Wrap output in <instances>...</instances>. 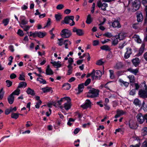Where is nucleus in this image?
<instances>
[{
  "instance_id": "60",
  "label": "nucleus",
  "mask_w": 147,
  "mask_h": 147,
  "mask_svg": "<svg viewBox=\"0 0 147 147\" xmlns=\"http://www.w3.org/2000/svg\"><path fill=\"white\" fill-rule=\"evenodd\" d=\"M28 3H26V5H24L21 7L22 9L24 10L27 9L28 8Z\"/></svg>"
},
{
  "instance_id": "52",
  "label": "nucleus",
  "mask_w": 147,
  "mask_h": 147,
  "mask_svg": "<svg viewBox=\"0 0 147 147\" xmlns=\"http://www.w3.org/2000/svg\"><path fill=\"white\" fill-rule=\"evenodd\" d=\"M74 122V119L72 118H70L69 119L67 123V124L68 125L70 126L72 124V123L71 122Z\"/></svg>"
},
{
  "instance_id": "57",
  "label": "nucleus",
  "mask_w": 147,
  "mask_h": 147,
  "mask_svg": "<svg viewBox=\"0 0 147 147\" xmlns=\"http://www.w3.org/2000/svg\"><path fill=\"white\" fill-rule=\"evenodd\" d=\"M55 17L57 21H59L61 19V16L59 14H56Z\"/></svg>"
},
{
  "instance_id": "26",
  "label": "nucleus",
  "mask_w": 147,
  "mask_h": 147,
  "mask_svg": "<svg viewBox=\"0 0 147 147\" xmlns=\"http://www.w3.org/2000/svg\"><path fill=\"white\" fill-rule=\"evenodd\" d=\"M14 97L11 94L8 98L9 103L10 104H12L14 100Z\"/></svg>"
},
{
  "instance_id": "13",
  "label": "nucleus",
  "mask_w": 147,
  "mask_h": 147,
  "mask_svg": "<svg viewBox=\"0 0 147 147\" xmlns=\"http://www.w3.org/2000/svg\"><path fill=\"white\" fill-rule=\"evenodd\" d=\"M126 112L125 111L118 109L117 111L116 115H115V117L116 118H117L120 116L123 115Z\"/></svg>"
},
{
  "instance_id": "30",
  "label": "nucleus",
  "mask_w": 147,
  "mask_h": 147,
  "mask_svg": "<svg viewBox=\"0 0 147 147\" xmlns=\"http://www.w3.org/2000/svg\"><path fill=\"white\" fill-rule=\"evenodd\" d=\"M84 87V85L83 84H81L79 85L78 87V92L77 93V94H78L82 92L83 90Z\"/></svg>"
},
{
  "instance_id": "53",
  "label": "nucleus",
  "mask_w": 147,
  "mask_h": 147,
  "mask_svg": "<svg viewBox=\"0 0 147 147\" xmlns=\"http://www.w3.org/2000/svg\"><path fill=\"white\" fill-rule=\"evenodd\" d=\"M104 35L108 38H111L113 36L111 33L109 32L105 33Z\"/></svg>"
},
{
  "instance_id": "10",
  "label": "nucleus",
  "mask_w": 147,
  "mask_h": 147,
  "mask_svg": "<svg viewBox=\"0 0 147 147\" xmlns=\"http://www.w3.org/2000/svg\"><path fill=\"white\" fill-rule=\"evenodd\" d=\"M20 19L21 21V22H20L19 24L20 26L21 25L26 24L28 23V21L26 20V18L24 16H20Z\"/></svg>"
},
{
  "instance_id": "42",
  "label": "nucleus",
  "mask_w": 147,
  "mask_h": 147,
  "mask_svg": "<svg viewBox=\"0 0 147 147\" xmlns=\"http://www.w3.org/2000/svg\"><path fill=\"white\" fill-rule=\"evenodd\" d=\"M142 136H144L147 134V127H144L142 130Z\"/></svg>"
},
{
  "instance_id": "43",
  "label": "nucleus",
  "mask_w": 147,
  "mask_h": 147,
  "mask_svg": "<svg viewBox=\"0 0 147 147\" xmlns=\"http://www.w3.org/2000/svg\"><path fill=\"white\" fill-rule=\"evenodd\" d=\"M118 42V39L115 37H113L112 38V44L113 45H116Z\"/></svg>"
},
{
  "instance_id": "31",
  "label": "nucleus",
  "mask_w": 147,
  "mask_h": 147,
  "mask_svg": "<svg viewBox=\"0 0 147 147\" xmlns=\"http://www.w3.org/2000/svg\"><path fill=\"white\" fill-rule=\"evenodd\" d=\"M62 87L65 90H68L71 88V85L70 84L67 83L64 84Z\"/></svg>"
},
{
  "instance_id": "36",
  "label": "nucleus",
  "mask_w": 147,
  "mask_h": 147,
  "mask_svg": "<svg viewBox=\"0 0 147 147\" xmlns=\"http://www.w3.org/2000/svg\"><path fill=\"white\" fill-rule=\"evenodd\" d=\"M27 83L25 82H20L18 85V88H21L23 87H25L27 86Z\"/></svg>"
},
{
  "instance_id": "61",
  "label": "nucleus",
  "mask_w": 147,
  "mask_h": 147,
  "mask_svg": "<svg viewBox=\"0 0 147 147\" xmlns=\"http://www.w3.org/2000/svg\"><path fill=\"white\" fill-rule=\"evenodd\" d=\"M51 24V19L50 18L48 19L47 22V25L45 26L44 27V28H45V27L49 26Z\"/></svg>"
},
{
  "instance_id": "47",
  "label": "nucleus",
  "mask_w": 147,
  "mask_h": 147,
  "mask_svg": "<svg viewBox=\"0 0 147 147\" xmlns=\"http://www.w3.org/2000/svg\"><path fill=\"white\" fill-rule=\"evenodd\" d=\"M63 40V39L62 38L58 39V41L57 43L59 46H61L63 44H64Z\"/></svg>"
},
{
  "instance_id": "48",
  "label": "nucleus",
  "mask_w": 147,
  "mask_h": 147,
  "mask_svg": "<svg viewBox=\"0 0 147 147\" xmlns=\"http://www.w3.org/2000/svg\"><path fill=\"white\" fill-rule=\"evenodd\" d=\"M110 74V78L111 79H113L115 78L114 75V71L112 70H109Z\"/></svg>"
},
{
  "instance_id": "49",
  "label": "nucleus",
  "mask_w": 147,
  "mask_h": 147,
  "mask_svg": "<svg viewBox=\"0 0 147 147\" xmlns=\"http://www.w3.org/2000/svg\"><path fill=\"white\" fill-rule=\"evenodd\" d=\"M64 5L62 4H60L57 5L56 8L58 10H61L63 9L64 7Z\"/></svg>"
},
{
  "instance_id": "39",
  "label": "nucleus",
  "mask_w": 147,
  "mask_h": 147,
  "mask_svg": "<svg viewBox=\"0 0 147 147\" xmlns=\"http://www.w3.org/2000/svg\"><path fill=\"white\" fill-rule=\"evenodd\" d=\"M100 48L102 50H105L106 51H109L110 50V48L107 45H105L102 46L100 47Z\"/></svg>"
},
{
  "instance_id": "50",
  "label": "nucleus",
  "mask_w": 147,
  "mask_h": 147,
  "mask_svg": "<svg viewBox=\"0 0 147 147\" xmlns=\"http://www.w3.org/2000/svg\"><path fill=\"white\" fill-rule=\"evenodd\" d=\"M4 94V92L3 90V89H1L0 90V99H1L3 98Z\"/></svg>"
},
{
  "instance_id": "1",
  "label": "nucleus",
  "mask_w": 147,
  "mask_h": 147,
  "mask_svg": "<svg viewBox=\"0 0 147 147\" xmlns=\"http://www.w3.org/2000/svg\"><path fill=\"white\" fill-rule=\"evenodd\" d=\"M115 0H102V2L100 1H98L97 3V5L98 7L101 8V9L105 11L106 10L107 7H108V5L106 2H110Z\"/></svg>"
},
{
  "instance_id": "58",
  "label": "nucleus",
  "mask_w": 147,
  "mask_h": 147,
  "mask_svg": "<svg viewBox=\"0 0 147 147\" xmlns=\"http://www.w3.org/2000/svg\"><path fill=\"white\" fill-rule=\"evenodd\" d=\"M125 45V43H121L119 44L118 48L120 49H122Z\"/></svg>"
},
{
  "instance_id": "29",
  "label": "nucleus",
  "mask_w": 147,
  "mask_h": 147,
  "mask_svg": "<svg viewBox=\"0 0 147 147\" xmlns=\"http://www.w3.org/2000/svg\"><path fill=\"white\" fill-rule=\"evenodd\" d=\"M47 34L45 32H37V36L39 38H42L44 37Z\"/></svg>"
},
{
  "instance_id": "33",
  "label": "nucleus",
  "mask_w": 147,
  "mask_h": 147,
  "mask_svg": "<svg viewBox=\"0 0 147 147\" xmlns=\"http://www.w3.org/2000/svg\"><path fill=\"white\" fill-rule=\"evenodd\" d=\"M71 44L70 41L67 40H65L64 42V45H65V47L66 49H68L69 46Z\"/></svg>"
},
{
  "instance_id": "32",
  "label": "nucleus",
  "mask_w": 147,
  "mask_h": 147,
  "mask_svg": "<svg viewBox=\"0 0 147 147\" xmlns=\"http://www.w3.org/2000/svg\"><path fill=\"white\" fill-rule=\"evenodd\" d=\"M26 92L28 94H31L32 96L34 95L35 94L34 91L33 90L29 88L27 89Z\"/></svg>"
},
{
  "instance_id": "9",
  "label": "nucleus",
  "mask_w": 147,
  "mask_h": 147,
  "mask_svg": "<svg viewBox=\"0 0 147 147\" xmlns=\"http://www.w3.org/2000/svg\"><path fill=\"white\" fill-rule=\"evenodd\" d=\"M136 117L137 121L140 124L143 123L145 120L144 116H143L141 113L138 114L136 116Z\"/></svg>"
},
{
  "instance_id": "14",
  "label": "nucleus",
  "mask_w": 147,
  "mask_h": 147,
  "mask_svg": "<svg viewBox=\"0 0 147 147\" xmlns=\"http://www.w3.org/2000/svg\"><path fill=\"white\" fill-rule=\"evenodd\" d=\"M65 101H71V99H70L69 97H64L63 98H61L59 100H58L57 101V103L59 105H61V102H62Z\"/></svg>"
},
{
  "instance_id": "24",
  "label": "nucleus",
  "mask_w": 147,
  "mask_h": 147,
  "mask_svg": "<svg viewBox=\"0 0 147 147\" xmlns=\"http://www.w3.org/2000/svg\"><path fill=\"white\" fill-rule=\"evenodd\" d=\"M137 20L138 22H141L143 19V17L142 14L141 13H139L137 14Z\"/></svg>"
},
{
  "instance_id": "15",
  "label": "nucleus",
  "mask_w": 147,
  "mask_h": 147,
  "mask_svg": "<svg viewBox=\"0 0 147 147\" xmlns=\"http://www.w3.org/2000/svg\"><path fill=\"white\" fill-rule=\"evenodd\" d=\"M74 32H76L77 35L79 36H81L84 34L83 30L82 29H76L74 28Z\"/></svg>"
},
{
  "instance_id": "6",
  "label": "nucleus",
  "mask_w": 147,
  "mask_h": 147,
  "mask_svg": "<svg viewBox=\"0 0 147 147\" xmlns=\"http://www.w3.org/2000/svg\"><path fill=\"white\" fill-rule=\"evenodd\" d=\"M140 6V2L138 0H135L133 3L132 6V9L133 12L138 10Z\"/></svg>"
},
{
  "instance_id": "64",
  "label": "nucleus",
  "mask_w": 147,
  "mask_h": 147,
  "mask_svg": "<svg viewBox=\"0 0 147 147\" xmlns=\"http://www.w3.org/2000/svg\"><path fill=\"white\" fill-rule=\"evenodd\" d=\"M99 44V41L97 40H94L93 42V45L94 46H96Z\"/></svg>"
},
{
  "instance_id": "18",
  "label": "nucleus",
  "mask_w": 147,
  "mask_h": 147,
  "mask_svg": "<svg viewBox=\"0 0 147 147\" xmlns=\"http://www.w3.org/2000/svg\"><path fill=\"white\" fill-rule=\"evenodd\" d=\"M68 60V68L72 69L73 67L72 65L73 62V59L71 57H69Z\"/></svg>"
},
{
  "instance_id": "12",
  "label": "nucleus",
  "mask_w": 147,
  "mask_h": 147,
  "mask_svg": "<svg viewBox=\"0 0 147 147\" xmlns=\"http://www.w3.org/2000/svg\"><path fill=\"white\" fill-rule=\"evenodd\" d=\"M132 53V49L130 48H127V51L125 53L124 55V58L125 59H128L130 56L131 54Z\"/></svg>"
},
{
  "instance_id": "34",
  "label": "nucleus",
  "mask_w": 147,
  "mask_h": 147,
  "mask_svg": "<svg viewBox=\"0 0 147 147\" xmlns=\"http://www.w3.org/2000/svg\"><path fill=\"white\" fill-rule=\"evenodd\" d=\"M134 103L136 106L140 107L141 105V101L138 99H135L134 101Z\"/></svg>"
},
{
  "instance_id": "2",
  "label": "nucleus",
  "mask_w": 147,
  "mask_h": 147,
  "mask_svg": "<svg viewBox=\"0 0 147 147\" xmlns=\"http://www.w3.org/2000/svg\"><path fill=\"white\" fill-rule=\"evenodd\" d=\"M143 84H144V89L140 90L138 94L140 97L144 98H147V86L145 81H144Z\"/></svg>"
},
{
  "instance_id": "51",
  "label": "nucleus",
  "mask_w": 147,
  "mask_h": 147,
  "mask_svg": "<svg viewBox=\"0 0 147 147\" xmlns=\"http://www.w3.org/2000/svg\"><path fill=\"white\" fill-rule=\"evenodd\" d=\"M37 32H35L33 33L31 32H30L29 36H32L34 37H37Z\"/></svg>"
},
{
  "instance_id": "25",
  "label": "nucleus",
  "mask_w": 147,
  "mask_h": 147,
  "mask_svg": "<svg viewBox=\"0 0 147 147\" xmlns=\"http://www.w3.org/2000/svg\"><path fill=\"white\" fill-rule=\"evenodd\" d=\"M70 101H67V102L64 104V107L66 110H67L70 109L71 107Z\"/></svg>"
},
{
  "instance_id": "11",
  "label": "nucleus",
  "mask_w": 147,
  "mask_h": 147,
  "mask_svg": "<svg viewBox=\"0 0 147 147\" xmlns=\"http://www.w3.org/2000/svg\"><path fill=\"white\" fill-rule=\"evenodd\" d=\"M91 102L89 100L87 99L84 104L81 105V107L84 109H86L89 107H90Z\"/></svg>"
},
{
  "instance_id": "62",
  "label": "nucleus",
  "mask_w": 147,
  "mask_h": 147,
  "mask_svg": "<svg viewBox=\"0 0 147 147\" xmlns=\"http://www.w3.org/2000/svg\"><path fill=\"white\" fill-rule=\"evenodd\" d=\"M71 11L70 9H66L64 11V13L66 14H68L70 13Z\"/></svg>"
},
{
  "instance_id": "23",
  "label": "nucleus",
  "mask_w": 147,
  "mask_h": 147,
  "mask_svg": "<svg viewBox=\"0 0 147 147\" xmlns=\"http://www.w3.org/2000/svg\"><path fill=\"white\" fill-rule=\"evenodd\" d=\"M46 74L47 75H51L53 74V71L50 67L49 65H48L46 69Z\"/></svg>"
},
{
  "instance_id": "17",
  "label": "nucleus",
  "mask_w": 147,
  "mask_h": 147,
  "mask_svg": "<svg viewBox=\"0 0 147 147\" xmlns=\"http://www.w3.org/2000/svg\"><path fill=\"white\" fill-rule=\"evenodd\" d=\"M145 47V45L144 44H142L141 47L140 48L139 51L138 53L137 54V56H139L142 54L143 53Z\"/></svg>"
},
{
  "instance_id": "3",
  "label": "nucleus",
  "mask_w": 147,
  "mask_h": 147,
  "mask_svg": "<svg viewBox=\"0 0 147 147\" xmlns=\"http://www.w3.org/2000/svg\"><path fill=\"white\" fill-rule=\"evenodd\" d=\"M99 90L94 88L90 89L87 94V97L88 98H94L97 97L98 95Z\"/></svg>"
},
{
  "instance_id": "7",
  "label": "nucleus",
  "mask_w": 147,
  "mask_h": 147,
  "mask_svg": "<svg viewBox=\"0 0 147 147\" xmlns=\"http://www.w3.org/2000/svg\"><path fill=\"white\" fill-rule=\"evenodd\" d=\"M101 76V72L99 70H96V71H94L93 74L92 76V78L93 80L99 79Z\"/></svg>"
},
{
  "instance_id": "38",
  "label": "nucleus",
  "mask_w": 147,
  "mask_h": 147,
  "mask_svg": "<svg viewBox=\"0 0 147 147\" xmlns=\"http://www.w3.org/2000/svg\"><path fill=\"white\" fill-rule=\"evenodd\" d=\"M54 66H56L57 67H61V65L59 61H54L53 62H51Z\"/></svg>"
},
{
  "instance_id": "54",
  "label": "nucleus",
  "mask_w": 147,
  "mask_h": 147,
  "mask_svg": "<svg viewBox=\"0 0 147 147\" xmlns=\"http://www.w3.org/2000/svg\"><path fill=\"white\" fill-rule=\"evenodd\" d=\"M17 33L18 35L21 36L24 35L23 31L20 29L18 30Z\"/></svg>"
},
{
  "instance_id": "41",
  "label": "nucleus",
  "mask_w": 147,
  "mask_h": 147,
  "mask_svg": "<svg viewBox=\"0 0 147 147\" xmlns=\"http://www.w3.org/2000/svg\"><path fill=\"white\" fill-rule=\"evenodd\" d=\"M25 74L24 73H23L22 74H20L18 79L20 80L25 81Z\"/></svg>"
},
{
  "instance_id": "37",
  "label": "nucleus",
  "mask_w": 147,
  "mask_h": 147,
  "mask_svg": "<svg viewBox=\"0 0 147 147\" xmlns=\"http://www.w3.org/2000/svg\"><path fill=\"white\" fill-rule=\"evenodd\" d=\"M41 90L44 93H45L49 92L51 90V88L48 87H46L42 88Z\"/></svg>"
},
{
  "instance_id": "56",
  "label": "nucleus",
  "mask_w": 147,
  "mask_h": 147,
  "mask_svg": "<svg viewBox=\"0 0 147 147\" xmlns=\"http://www.w3.org/2000/svg\"><path fill=\"white\" fill-rule=\"evenodd\" d=\"M6 83L7 84V87H9L11 86L12 84V82L9 80H7L6 81Z\"/></svg>"
},
{
  "instance_id": "19",
  "label": "nucleus",
  "mask_w": 147,
  "mask_h": 147,
  "mask_svg": "<svg viewBox=\"0 0 147 147\" xmlns=\"http://www.w3.org/2000/svg\"><path fill=\"white\" fill-rule=\"evenodd\" d=\"M135 41L137 42L140 43L142 42V40L140 39L139 36L137 35H134L132 37Z\"/></svg>"
},
{
  "instance_id": "21",
  "label": "nucleus",
  "mask_w": 147,
  "mask_h": 147,
  "mask_svg": "<svg viewBox=\"0 0 147 147\" xmlns=\"http://www.w3.org/2000/svg\"><path fill=\"white\" fill-rule=\"evenodd\" d=\"M118 81V82L120 83V85L121 86H123V85L126 87H127L128 86L129 84L128 82H125L121 79H119Z\"/></svg>"
},
{
  "instance_id": "55",
  "label": "nucleus",
  "mask_w": 147,
  "mask_h": 147,
  "mask_svg": "<svg viewBox=\"0 0 147 147\" xmlns=\"http://www.w3.org/2000/svg\"><path fill=\"white\" fill-rule=\"evenodd\" d=\"M41 101L40 100H39L35 105L36 108H39L40 107V105H41Z\"/></svg>"
},
{
  "instance_id": "59",
  "label": "nucleus",
  "mask_w": 147,
  "mask_h": 147,
  "mask_svg": "<svg viewBox=\"0 0 147 147\" xmlns=\"http://www.w3.org/2000/svg\"><path fill=\"white\" fill-rule=\"evenodd\" d=\"M91 79L90 78L88 79L85 82L84 84L85 86H87L90 83Z\"/></svg>"
},
{
  "instance_id": "45",
  "label": "nucleus",
  "mask_w": 147,
  "mask_h": 147,
  "mask_svg": "<svg viewBox=\"0 0 147 147\" xmlns=\"http://www.w3.org/2000/svg\"><path fill=\"white\" fill-rule=\"evenodd\" d=\"M37 80L39 81L40 83L43 84H45L46 83V81L45 80H43L42 78H37Z\"/></svg>"
},
{
  "instance_id": "28",
  "label": "nucleus",
  "mask_w": 147,
  "mask_h": 147,
  "mask_svg": "<svg viewBox=\"0 0 147 147\" xmlns=\"http://www.w3.org/2000/svg\"><path fill=\"white\" fill-rule=\"evenodd\" d=\"M126 36V34L125 32H121L119 34V38L120 40H123Z\"/></svg>"
},
{
  "instance_id": "20",
  "label": "nucleus",
  "mask_w": 147,
  "mask_h": 147,
  "mask_svg": "<svg viewBox=\"0 0 147 147\" xmlns=\"http://www.w3.org/2000/svg\"><path fill=\"white\" fill-rule=\"evenodd\" d=\"M127 70L136 75L138 72L139 70L138 68H136L135 69H133L131 68H129L128 69H127Z\"/></svg>"
},
{
  "instance_id": "40",
  "label": "nucleus",
  "mask_w": 147,
  "mask_h": 147,
  "mask_svg": "<svg viewBox=\"0 0 147 147\" xmlns=\"http://www.w3.org/2000/svg\"><path fill=\"white\" fill-rule=\"evenodd\" d=\"M20 89L18 88H17L16 90H15L11 94L13 95H16L18 96L20 94Z\"/></svg>"
},
{
  "instance_id": "35",
  "label": "nucleus",
  "mask_w": 147,
  "mask_h": 147,
  "mask_svg": "<svg viewBox=\"0 0 147 147\" xmlns=\"http://www.w3.org/2000/svg\"><path fill=\"white\" fill-rule=\"evenodd\" d=\"M9 20L10 19L9 18L4 19L2 21V23L5 26H7L9 23Z\"/></svg>"
},
{
  "instance_id": "5",
  "label": "nucleus",
  "mask_w": 147,
  "mask_h": 147,
  "mask_svg": "<svg viewBox=\"0 0 147 147\" xmlns=\"http://www.w3.org/2000/svg\"><path fill=\"white\" fill-rule=\"evenodd\" d=\"M64 22L66 24H69L71 26L74 25V16H70L65 17L64 20Z\"/></svg>"
},
{
  "instance_id": "46",
  "label": "nucleus",
  "mask_w": 147,
  "mask_h": 147,
  "mask_svg": "<svg viewBox=\"0 0 147 147\" xmlns=\"http://www.w3.org/2000/svg\"><path fill=\"white\" fill-rule=\"evenodd\" d=\"M19 115L18 113H12L11 115V117L15 119H16L18 118Z\"/></svg>"
},
{
  "instance_id": "16",
  "label": "nucleus",
  "mask_w": 147,
  "mask_h": 147,
  "mask_svg": "<svg viewBox=\"0 0 147 147\" xmlns=\"http://www.w3.org/2000/svg\"><path fill=\"white\" fill-rule=\"evenodd\" d=\"M132 62L134 65L135 67H137L139 65L140 62V60L139 58H136L133 59L132 60Z\"/></svg>"
},
{
  "instance_id": "44",
  "label": "nucleus",
  "mask_w": 147,
  "mask_h": 147,
  "mask_svg": "<svg viewBox=\"0 0 147 147\" xmlns=\"http://www.w3.org/2000/svg\"><path fill=\"white\" fill-rule=\"evenodd\" d=\"M21 27L23 28L24 30L26 31H27L30 28V26H23L21 25Z\"/></svg>"
},
{
  "instance_id": "22",
  "label": "nucleus",
  "mask_w": 147,
  "mask_h": 147,
  "mask_svg": "<svg viewBox=\"0 0 147 147\" xmlns=\"http://www.w3.org/2000/svg\"><path fill=\"white\" fill-rule=\"evenodd\" d=\"M127 78L129 80L131 84L132 85L135 81V79L133 75H130L127 76Z\"/></svg>"
},
{
  "instance_id": "8",
  "label": "nucleus",
  "mask_w": 147,
  "mask_h": 147,
  "mask_svg": "<svg viewBox=\"0 0 147 147\" xmlns=\"http://www.w3.org/2000/svg\"><path fill=\"white\" fill-rule=\"evenodd\" d=\"M120 19L118 18L115 19L112 23V26L114 28H119L121 27V26L119 23Z\"/></svg>"
},
{
  "instance_id": "27",
  "label": "nucleus",
  "mask_w": 147,
  "mask_h": 147,
  "mask_svg": "<svg viewBox=\"0 0 147 147\" xmlns=\"http://www.w3.org/2000/svg\"><path fill=\"white\" fill-rule=\"evenodd\" d=\"M93 19L91 17L90 14H89L88 16L86 19V22L88 24H90L92 21Z\"/></svg>"
},
{
  "instance_id": "4",
  "label": "nucleus",
  "mask_w": 147,
  "mask_h": 147,
  "mask_svg": "<svg viewBox=\"0 0 147 147\" xmlns=\"http://www.w3.org/2000/svg\"><path fill=\"white\" fill-rule=\"evenodd\" d=\"M60 34L62 37L64 38H66L69 37L71 35V32L68 30L66 29L63 30Z\"/></svg>"
},
{
  "instance_id": "63",
  "label": "nucleus",
  "mask_w": 147,
  "mask_h": 147,
  "mask_svg": "<svg viewBox=\"0 0 147 147\" xmlns=\"http://www.w3.org/2000/svg\"><path fill=\"white\" fill-rule=\"evenodd\" d=\"M103 62L101 60H99L97 61L96 63L98 65H101L103 64Z\"/></svg>"
}]
</instances>
